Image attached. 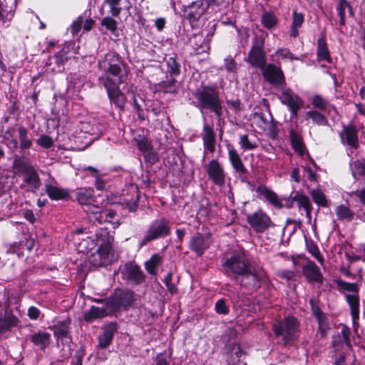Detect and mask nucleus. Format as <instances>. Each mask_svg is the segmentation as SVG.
Returning <instances> with one entry per match:
<instances>
[{
	"label": "nucleus",
	"instance_id": "7",
	"mask_svg": "<svg viewBox=\"0 0 365 365\" xmlns=\"http://www.w3.org/2000/svg\"><path fill=\"white\" fill-rule=\"evenodd\" d=\"M245 273L240 275L239 279H236L242 287L249 290H256L261 286L262 281L265 278L266 274L263 269L255 268L251 265L248 267Z\"/></svg>",
	"mask_w": 365,
	"mask_h": 365
},
{
	"label": "nucleus",
	"instance_id": "58",
	"mask_svg": "<svg viewBox=\"0 0 365 365\" xmlns=\"http://www.w3.org/2000/svg\"><path fill=\"white\" fill-rule=\"evenodd\" d=\"M336 283L338 287L341 289L351 292V293L358 292L357 285L355 283L346 282L342 280H338Z\"/></svg>",
	"mask_w": 365,
	"mask_h": 365
},
{
	"label": "nucleus",
	"instance_id": "11",
	"mask_svg": "<svg viewBox=\"0 0 365 365\" xmlns=\"http://www.w3.org/2000/svg\"><path fill=\"white\" fill-rule=\"evenodd\" d=\"M280 92L279 99L281 102L289 107L291 111L296 114L302 106V101L285 84L277 89Z\"/></svg>",
	"mask_w": 365,
	"mask_h": 365
},
{
	"label": "nucleus",
	"instance_id": "1",
	"mask_svg": "<svg viewBox=\"0 0 365 365\" xmlns=\"http://www.w3.org/2000/svg\"><path fill=\"white\" fill-rule=\"evenodd\" d=\"M11 168L13 173L22 178L21 189L35 193L40 188L41 182L38 171L29 158L15 155Z\"/></svg>",
	"mask_w": 365,
	"mask_h": 365
},
{
	"label": "nucleus",
	"instance_id": "53",
	"mask_svg": "<svg viewBox=\"0 0 365 365\" xmlns=\"http://www.w3.org/2000/svg\"><path fill=\"white\" fill-rule=\"evenodd\" d=\"M224 68L225 71L235 76L237 71V64L234 58L229 56L224 59Z\"/></svg>",
	"mask_w": 365,
	"mask_h": 365
},
{
	"label": "nucleus",
	"instance_id": "60",
	"mask_svg": "<svg viewBox=\"0 0 365 365\" xmlns=\"http://www.w3.org/2000/svg\"><path fill=\"white\" fill-rule=\"evenodd\" d=\"M173 274L172 272H168L165 277L164 282L171 294H175L177 292V287L174 284L172 283Z\"/></svg>",
	"mask_w": 365,
	"mask_h": 365
},
{
	"label": "nucleus",
	"instance_id": "47",
	"mask_svg": "<svg viewBox=\"0 0 365 365\" xmlns=\"http://www.w3.org/2000/svg\"><path fill=\"white\" fill-rule=\"evenodd\" d=\"M13 128L8 129L3 135V140L6 145L10 149H16L18 147V140L15 138L12 131Z\"/></svg>",
	"mask_w": 365,
	"mask_h": 365
},
{
	"label": "nucleus",
	"instance_id": "32",
	"mask_svg": "<svg viewBox=\"0 0 365 365\" xmlns=\"http://www.w3.org/2000/svg\"><path fill=\"white\" fill-rule=\"evenodd\" d=\"M71 321L68 319H65L62 321H59L56 324L53 325V330L54 333V336L56 337L58 340L60 339L65 338L66 339H69L68 336V329Z\"/></svg>",
	"mask_w": 365,
	"mask_h": 365
},
{
	"label": "nucleus",
	"instance_id": "59",
	"mask_svg": "<svg viewBox=\"0 0 365 365\" xmlns=\"http://www.w3.org/2000/svg\"><path fill=\"white\" fill-rule=\"evenodd\" d=\"M312 196L314 200V201L320 205L325 206L326 205V198L324 195L318 190H313L312 191Z\"/></svg>",
	"mask_w": 365,
	"mask_h": 365
},
{
	"label": "nucleus",
	"instance_id": "27",
	"mask_svg": "<svg viewBox=\"0 0 365 365\" xmlns=\"http://www.w3.org/2000/svg\"><path fill=\"white\" fill-rule=\"evenodd\" d=\"M17 130L20 150L25 151L30 149L33 145V140L30 137L27 128L24 126H19Z\"/></svg>",
	"mask_w": 365,
	"mask_h": 365
},
{
	"label": "nucleus",
	"instance_id": "24",
	"mask_svg": "<svg viewBox=\"0 0 365 365\" xmlns=\"http://www.w3.org/2000/svg\"><path fill=\"white\" fill-rule=\"evenodd\" d=\"M208 7V3L206 0L196 1L189 6L188 16L190 19H197L202 15Z\"/></svg>",
	"mask_w": 365,
	"mask_h": 365
},
{
	"label": "nucleus",
	"instance_id": "16",
	"mask_svg": "<svg viewBox=\"0 0 365 365\" xmlns=\"http://www.w3.org/2000/svg\"><path fill=\"white\" fill-rule=\"evenodd\" d=\"M339 136L343 145H346L354 149H356L358 148V131L354 124L349 123L343 126V130L340 133Z\"/></svg>",
	"mask_w": 365,
	"mask_h": 365
},
{
	"label": "nucleus",
	"instance_id": "46",
	"mask_svg": "<svg viewBox=\"0 0 365 365\" xmlns=\"http://www.w3.org/2000/svg\"><path fill=\"white\" fill-rule=\"evenodd\" d=\"M352 175L355 179L361 176H365V164L359 160L350 163Z\"/></svg>",
	"mask_w": 365,
	"mask_h": 365
},
{
	"label": "nucleus",
	"instance_id": "31",
	"mask_svg": "<svg viewBox=\"0 0 365 365\" xmlns=\"http://www.w3.org/2000/svg\"><path fill=\"white\" fill-rule=\"evenodd\" d=\"M51 341V334L46 331H38L31 336V341L34 346L44 349Z\"/></svg>",
	"mask_w": 365,
	"mask_h": 365
},
{
	"label": "nucleus",
	"instance_id": "19",
	"mask_svg": "<svg viewBox=\"0 0 365 365\" xmlns=\"http://www.w3.org/2000/svg\"><path fill=\"white\" fill-rule=\"evenodd\" d=\"M123 277L133 284L141 283L144 279V275L140 267L133 264H126L122 272Z\"/></svg>",
	"mask_w": 365,
	"mask_h": 365
},
{
	"label": "nucleus",
	"instance_id": "38",
	"mask_svg": "<svg viewBox=\"0 0 365 365\" xmlns=\"http://www.w3.org/2000/svg\"><path fill=\"white\" fill-rule=\"evenodd\" d=\"M337 219L340 221L350 222L354 218V212L346 205H338L335 209Z\"/></svg>",
	"mask_w": 365,
	"mask_h": 365
},
{
	"label": "nucleus",
	"instance_id": "61",
	"mask_svg": "<svg viewBox=\"0 0 365 365\" xmlns=\"http://www.w3.org/2000/svg\"><path fill=\"white\" fill-rule=\"evenodd\" d=\"M215 311L220 314H226L228 312V308L224 299H220L215 303Z\"/></svg>",
	"mask_w": 365,
	"mask_h": 365
},
{
	"label": "nucleus",
	"instance_id": "45",
	"mask_svg": "<svg viewBox=\"0 0 365 365\" xmlns=\"http://www.w3.org/2000/svg\"><path fill=\"white\" fill-rule=\"evenodd\" d=\"M312 104L322 111L327 110L330 106L329 101L320 95H315L312 98Z\"/></svg>",
	"mask_w": 365,
	"mask_h": 365
},
{
	"label": "nucleus",
	"instance_id": "13",
	"mask_svg": "<svg viewBox=\"0 0 365 365\" xmlns=\"http://www.w3.org/2000/svg\"><path fill=\"white\" fill-rule=\"evenodd\" d=\"M261 70L264 79L276 88L285 84L283 72L279 67L270 63L265 65Z\"/></svg>",
	"mask_w": 365,
	"mask_h": 365
},
{
	"label": "nucleus",
	"instance_id": "30",
	"mask_svg": "<svg viewBox=\"0 0 365 365\" xmlns=\"http://www.w3.org/2000/svg\"><path fill=\"white\" fill-rule=\"evenodd\" d=\"M45 188L46 194L53 200H64L69 195L67 190L52 185H46Z\"/></svg>",
	"mask_w": 365,
	"mask_h": 365
},
{
	"label": "nucleus",
	"instance_id": "50",
	"mask_svg": "<svg viewBox=\"0 0 365 365\" xmlns=\"http://www.w3.org/2000/svg\"><path fill=\"white\" fill-rule=\"evenodd\" d=\"M135 141L140 150L143 153H148L151 150L152 146L150 141L140 135L135 138Z\"/></svg>",
	"mask_w": 365,
	"mask_h": 365
},
{
	"label": "nucleus",
	"instance_id": "15",
	"mask_svg": "<svg viewBox=\"0 0 365 365\" xmlns=\"http://www.w3.org/2000/svg\"><path fill=\"white\" fill-rule=\"evenodd\" d=\"M207 173L208 178L217 186H222L225 182V173L222 165L217 160H212L207 165Z\"/></svg>",
	"mask_w": 365,
	"mask_h": 365
},
{
	"label": "nucleus",
	"instance_id": "39",
	"mask_svg": "<svg viewBox=\"0 0 365 365\" xmlns=\"http://www.w3.org/2000/svg\"><path fill=\"white\" fill-rule=\"evenodd\" d=\"M293 200L297 202L299 208H303L306 212V215L310 217L312 206L308 197L304 195L296 193L293 197Z\"/></svg>",
	"mask_w": 365,
	"mask_h": 365
},
{
	"label": "nucleus",
	"instance_id": "48",
	"mask_svg": "<svg viewBox=\"0 0 365 365\" xmlns=\"http://www.w3.org/2000/svg\"><path fill=\"white\" fill-rule=\"evenodd\" d=\"M262 24L268 29H272L277 23L276 16L270 12H264L262 15Z\"/></svg>",
	"mask_w": 365,
	"mask_h": 365
},
{
	"label": "nucleus",
	"instance_id": "57",
	"mask_svg": "<svg viewBox=\"0 0 365 365\" xmlns=\"http://www.w3.org/2000/svg\"><path fill=\"white\" fill-rule=\"evenodd\" d=\"M36 143L46 149L50 148L53 143V139L51 137L47 135H41L36 140Z\"/></svg>",
	"mask_w": 365,
	"mask_h": 365
},
{
	"label": "nucleus",
	"instance_id": "37",
	"mask_svg": "<svg viewBox=\"0 0 365 365\" xmlns=\"http://www.w3.org/2000/svg\"><path fill=\"white\" fill-rule=\"evenodd\" d=\"M305 119H311L314 124L319 126H324L328 125V120L321 113L317 110H309L305 113Z\"/></svg>",
	"mask_w": 365,
	"mask_h": 365
},
{
	"label": "nucleus",
	"instance_id": "42",
	"mask_svg": "<svg viewBox=\"0 0 365 365\" xmlns=\"http://www.w3.org/2000/svg\"><path fill=\"white\" fill-rule=\"evenodd\" d=\"M48 61L50 65L53 63V61L55 63V66L51 68L53 72H61L63 69L65 61L64 54L61 51L58 52L52 58H50Z\"/></svg>",
	"mask_w": 365,
	"mask_h": 365
},
{
	"label": "nucleus",
	"instance_id": "62",
	"mask_svg": "<svg viewBox=\"0 0 365 365\" xmlns=\"http://www.w3.org/2000/svg\"><path fill=\"white\" fill-rule=\"evenodd\" d=\"M276 54L281 56L283 58H289L290 60H298L297 57H294L292 53L287 48H280L276 51Z\"/></svg>",
	"mask_w": 365,
	"mask_h": 365
},
{
	"label": "nucleus",
	"instance_id": "21",
	"mask_svg": "<svg viewBox=\"0 0 365 365\" xmlns=\"http://www.w3.org/2000/svg\"><path fill=\"white\" fill-rule=\"evenodd\" d=\"M15 4L10 6L6 2L0 0V26L6 27L14 16Z\"/></svg>",
	"mask_w": 365,
	"mask_h": 365
},
{
	"label": "nucleus",
	"instance_id": "55",
	"mask_svg": "<svg viewBox=\"0 0 365 365\" xmlns=\"http://www.w3.org/2000/svg\"><path fill=\"white\" fill-rule=\"evenodd\" d=\"M239 144L242 149L246 150H253L257 145V143L254 141H251L247 135H242L240 136Z\"/></svg>",
	"mask_w": 365,
	"mask_h": 365
},
{
	"label": "nucleus",
	"instance_id": "56",
	"mask_svg": "<svg viewBox=\"0 0 365 365\" xmlns=\"http://www.w3.org/2000/svg\"><path fill=\"white\" fill-rule=\"evenodd\" d=\"M133 103L138 112V116L141 119H144V117L141 115V113L143 110V107L145 106L144 100L139 96H136L135 94L133 95Z\"/></svg>",
	"mask_w": 365,
	"mask_h": 365
},
{
	"label": "nucleus",
	"instance_id": "17",
	"mask_svg": "<svg viewBox=\"0 0 365 365\" xmlns=\"http://www.w3.org/2000/svg\"><path fill=\"white\" fill-rule=\"evenodd\" d=\"M202 140L204 155H205L207 153H213L216 148V134L213 128L208 124H204L203 125Z\"/></svg>",
	"mask_w": 365,
	"mask_h": 365
},
{
	"label": "nucleus",
	"instance_id": "35",
	"mask_svg": "<svg viewBox=\"0 0 365 365\" xmlns=\"http://www.w3.org/2000/svg\"><path fill=\"white\" fill-rule=\"evenodd\" d=\"M317 59L318 61H326L331 63V58L327 46L325 37L321 36L317 41Z\"/></svg>",
	"mask_w": 365,
	"mask_h": 365
},
{
	"label": "nucleus",
	"instance_id": "2",
	"mask_svg": "<svg viewBox=\"0 0 365 365\" xmlns=\"http://www.w3.org/2000/svg\"><path fill=\"white\" fill-rule=\"evenodd\" d=\"M108 227L105 230H100L95 234V240L93 237H88L86 239H82L80 242V251L88 252L96 247H98L97 250V255L100 257V262L96 264L100 266L106 265L109 261V254L111 251L113 237L110 236L107 231Z\"/></svg>",
	"mask_w": 365,
	"mask_h": 365
},
{
	"label": "nucleus",
	"instance_id": "34",
	"mask_svg": "<svg viewBox=\"0 0 365 365\" xmlns=\"http://www.w3.org/2000/svg\"><path fill=\"white\" fill-rule=\"evenodd\" d=\"M257 192L264 197V198L272 203L275 207H282V202L279 200L275 192L270 190L265 186H259L257 188Z\"/></svg>",
	"mask_w": 365,
	"mask_h": 365
},
{
	"label": "nucleus",
	"instance_id": "51",
	"mask_svg": "<svg viewBox=\"0 0 365 365\" xmlns=\"http://www.w3.org/2000/svg\"><path fill=\"white\" fill-rule=\"evenodd\" d=\"M161 262V257L158 255H154L145 263L147 271L150 274H155L157 267Z\"/></svg>",
	"mask_w": 365,
	"mask_h": 365
},
{
	"label": "nucleus",
	"instance_id": "14",
	"mask_svg": "<svg viewBox=\"0 0 365 365\" xmlns=\"http://www.w3.org/2000/svg\"><path fill=\"white\" fill-rule=\"evenodd\" d=\"M247 220L251 227L259 233L264 232L271 225L269 217L261 210L247 215Z\"/></svg>",
	"mask_w": 365,
	"mask_h": 365
},
{
	"label": "nucleus",
	"instance_id": "63",
	"mask_svg": "<svg viewBox=\"0 0 365 365\" xmlns=\"http://www.w3.org/2000/svg\"><path fill=\"white\" fill-rule=\"evenodd\" d=\"M304 22V16L300 13L293 12L292 26L294 27H301Z\"/></svg>",
	"mask_w": 365,
	"mask_h": 365
},
{
	"label": "nucleus",
	"instance_id": "44",
	"mask_svg": "<svg viewBox=\"0 0 365 365\" xmlns=\"http://www.w3.org/2000/svg\"><path fill=\"white\" fill-rule=\"evenodd\" d=\"M86 211L88 214L90 220L99 224L101 218L103 217L104 210H103L100 207L96 205H88V209H86Z\"/></svg>",
	"mask_w": 365,
	"mask_h": 365
},
{
	"label": "nucleus",
	"instance_id": "22",
	"mask_svg": "<svg viewBox=\"0 0 365 365\" xmlns=\"http://www.w3.org/2000/svg\"><path fill=\"white\" fill-rule=\"evenodd\" d=\"M19 322V319L12 314V312L6 309L4 315L0 313V334L16 327Z\"/></svg>",
	"mask_w": 365,
	"mask_h": 365
},
{
	"label": "nucleus",
	"instance_id": "33",
	"mask_svg": "<svg viewBox=\"0 0 365 365\" xmlns=\"http://www.w3.org/2000/svg\"><path fill=\"white\" fill-rule=\"evenodd\" d=\"M346 10H348L349 15L353 17L354 15L353 8L347 0H339L336 6L338 16L340 18L339 24L345 25Z\"/></svg>",
	"mask_w": 365,
	"mask_h": 365
},
{
	"label": "nucleus",
	"instance_id": "49",
	"mask_svg": "<svg viewBox=\"0 0 365 365\" xmlns=\"http://www.w3.org/2000/svg\"><path fill=\"white\" fill-rule=\"evenodd\" d=\"M101 25L106 27L113 34L117 36V21L115 19L110 16L104 17L101 21Z\"/></svg>",
	"mask_w": 365,
	"mask_h": 365
},
{
	"label": "nucleus",
	"instance_id": "18",
	"mask_svg": "<svg viewBox=\"0 0 365 365\" xmlns=\"http://www.w3.org/2000/svg\"><path fill=\"white\" fill-rule=\"evenodd\" d=\"M210 245V238L208 235L196 233L190 241V248L197 255L201 256Z\"/></svg>",
	"mask_w": 365,
	"mask_h": 365
},
{
	"label": "nucleus",
	"instance_id": "9",
	"mask_svg": "<svg viewBox=\"0 0 365 365\" xmlns=\"http://www.w3.org/2000/svg\"><path fill=\"white\" fill-rule=\"evenodd\" d=\"M168 222L162 218L155 220L148 228L144 237L139 242L140 247L146 245L149 242L170 234Z\"/></svg>",
	"mask_w": 365,
	"mask_h": 365
},
{
	"label": "nucleus",
	"instance_id": "54",
	"mask_svg": "<svg viewBox=\"0 0 365 365\" xmlns=\"http://www.w3.org/2000/svg\"><path fill=\"white\" fill-rule=\"evenodd\" d=\"M120 1L121 0H105V3L108 5L110 8V13L113 16H118L120 14Z\"/></svg>",
	"mask_w": 365,
	"mask_h": 365
},
{
	"label": "nucleus",
	"instance_id": "25",
	"mask_svg": "<svg viewBox=\"0 0 365 365\" xmlns=\"http://www.w3.org/2000/svg\"><path fill=\"white\" fill-rule=\"evenodd\" d=\"M24 246L29 251H31L34 246V240H26V241L22 240L19 242H14L9 246L7 249L6 252L11 254H16L18 257H21L24 255Z\"/></svg>",
	"mask_w": 365,
	"mask_h": 365
},
{
	"label": "nucleus",
	"instance_id": "8",
	"mask_svg": "<svg viewBox=\"0 0 365 365\" xmlns=\"http://www.w3.org/2000/svg\"><path fill=\"white\" fill-rule=\"evenodd\" d=\"M121 67L122 63L119 55L113 52L106 53L103 58L98 61V68L106 72L104 76L112 75L111 78H125Z\"/></svg>",
	"mask_w": 365,
	"mask_h": 365
},
{
	"label": "nucleus",
	"instance_id": "5",
	"mask_svg": "<svg viewBox=\"0 0 365 365\" xmlns=\"http://www.w3.org/2000/svg\"><path fill=\"white\" fill-rule=\"evenodd\" d=\"M250 264L245 255L237 252L230 257H225L222 260V266L225 274L235 279H239L242 273H245Z\"/></svg>",
	"mask_w": 365,
	"mask_h": 365
},
{
	"label": "nucleus",
	"instance_id": "36",
	"mask_svg": "<svg viewBox=\"0 0 365 365\" xmlns=\"http://www.w3.org/2000/svg\"><path fill=\"white\" fill-rule=\"evenodd\" d=\"M94 191L91 188H85L80 190L77 193V200L81 205H85L86 209H88V205H93L91 202L93 199Z\"/></svg>",
	"mask_w": 365,
	"mask_h": 365
},
{
	"label": "nucleus",
	"instance_id": "26",
	"mask_svg": "<svg viewBox=\"0 0 365 365\" xmlns=\"http://www.w3.org/2000/svg\"><path fill=\"white\" fill-rule=\"evenodd\" d=\"M345 297L350 307L351 315L354 322L359 317V297L358 292L346 294Z\"/></svg>",
	"mask_w": 365,
	"mask_h": 365
},
{
	"label": "nucleus",
	"instance_id": "10",
	"mask_svg": "<svg viewBox=\"0 0 365 365\" xmlns=\"http://www.w3.org/2000/svg\"><path fill=\"white\" fill-rule=\"evenodd\" d=\"M264 39L255 37L253 46L249 52L247 62L252 66L262 68L266 65V59L263 51Z\"/></svg>",
	"mask_w": 365,
	"mask_h": 365
},
{
	"label": "nucleus",
	"instance_id": "40",
	"mask_svg": "<svg viewBox=\"0 0 365 365\" xmlns=\"http://www.w3.org/2000/svg\"><path fill=\"white\" fill-rule=\"evenodd\" d=\"M107 223L110 224L113 229L117 228L120 222L118 219H115V212L110 210H105L103 213V217L99 224Z\"/></svg>",
	"mask_w": 365,
	"mask_h": 365
},
{
	"label": "nucleus",
	"instance_id": "12",
	"mask_svg": "<svg viewBox=\"0 0 365 365\" xmlns=\"http://www.w3.org/2000/svg\"><path fill=\"white\" fill-rule=\"evenodd\" d=\"M116 311H118L116 302L110 301L108 299L105 305L102 307H91V309L85 313L84 317L86 322H93Z\"/></svg>",
	"mask_w": 365,
	"mask_h": 365
},
{
	"label": "nucleus",
	"instance_id": "64",
	"mask_svg": "<svg viewBox=\"0 0 365 365\" xmlns=\"http://www.w3.org/2000/svg\"><path fill=\"white\" fill-rule=\"evenodd\" d=\"M309 252L317 259V260L321 264L324 262V258L321 256L320 252L317 247L314 245L309 247Z\"/></svg>",
	"mask_w": 365,
	"mask_h": 365
},
{
	"label": "nucleus",
	"instance_id": "20",
	"mask_svg": "<svg viewBox=\"0 0 365 365\" xmlns=\"http://www.w3.org/2000/svg\"><path fill=\"white\" fill-rule=\"evenodd\" d=\"M302 272L305 278L309 282H323V276L320 269L312 261H308L302 267Z\"/></svg>",
	"mask_w": 365,
	"mask_h": 365
},
{
	"label": "nucleus",
	"instance_id": "52",
	"mask_svg": "<svg viewBox=\"0 0 365 365\" xmlns=\"http://www.w3.org/2000/svg\"><path fill=\"white\" fill-rule=\"evenodd\" d=\"M167 66L170 75L178 76L180 73V66L175 57H170L168 59Z\"/></svg>",
	"mask_w": 365,
	"mask_h": 365
},
{
	"label": "nucleus",
	"instance_id": "29",
	"mask_svg": "<svg viewBox=\"0 0 365 365\" xmlns=\"http://www.w3.org/2000/svg\"><path fill=\"white\" fill-rule=\"evenodd\" d=\"M109 300L116 302L118 310H119L121 307H125L132 302L133 292L129 290L120 291L113 298H110Z\"/></svg>",
	"mask_w": 365,
	"mask_h": 365
},
{
	"label": "nucleus",
	"instance_id": "3",
	"mask_svg": "<svg viewBox=\"0 0 365 365\" xmlns=\"http://www.w3.org/2000/svg\"><path fill=\"white\" fill-rule=\"evenodd\" d=\"M273 331L276 337L282 340L286 346L294 341L299 334V323L293 316L285 317L272 324Z\"/></svg>",
	"mask_w": 365,
	"mask_h": 365
},
{
	"label": "nucleus",
	"instance_id": "6",
	"mask_svg": "<svg viewBox=\"0 0 365 365\" xmlns=\"http://www.w3.org/2000/svg\"><path fill=\"white\" fill-rule=\"evenodd\" d=\"M98 81L106 89L110 103L120 110H123L126 103V98L120 90L119 85L124 81V78H110V76H102L99 77Z\"/></svg>",
	"mask_w": 365,
	"mask_h": 365
},
{
	"label": "nucleus",
	"instance_id": "28",
	"mask_svg": "<svg viewBox=\"0 0 365 365\" xmlns=\"http://www.w3.org/2000/svg\"><path fill=\"white\" fill-rule=\"evenodd\" d=\"M229 160L235 169L239 174H245L247 169L244 166L238 153L231 147H228Z\"/></svg>",
	"mask_w": 365,
	"mask_h": 365
},
{
	"label": "nucleus",
	"instance_id": "43",
	"mask_svg": "<svg viewBox=\"0 0 365 365\" xmlns=\"http://www.w3.org/2000/svg\"><path fill=\"white\" fill-rule=\"evenodd\" d=\"M290 140L293 148L300 155H303L305 151V148L301 138L294 131L290 132Z\"/></svg>",
	"mask_w": 365,
	"mask_h": 365
},
{
	"label": "nucleus",
	"instance_id": "23",
	"mask_svg": "<svg viewBox=\"0 0 365 365\" xmlns=\"http://www.w3.org/2000/svg\"><path fill=\"white\" fill-rule=\"evenodd\" d=\"M115 331V324L110 323L103 327V332L98 337V344L101 348L105 349L110 345Z\"/></svg>",
	"mask_w": 365,
	"mask_h": 365
},
{
	"label": "nucleus",
	"instance_id": "41",
	"mask_svg": "<svg viewBox=\"0 0 365 365\" xmlns=\"http://www.w3.org/2000/svg\"><path fill=\"white\" fill-rule=\"evenodd\" d=\"M314 314L318 322L319 330L321 332L322 336L325 335L327 330L329 329L328 322L325 315L318 309H314Z\"/></svg>",
	"mask_w": 365,
	"mask_h": 365
},
{
	"label": "nucleus",
	"instance_id": "4",
	"mask_svg": "<svg viewBox=\"0 0 365 365\" xmlns=\"http://www.w3.org/2000/svg\"><path fill=\"white\" fill-rule=\"evenodd\" d=\"M194 96L197 100V107L208 108L218 117L222 115L219 93L215 88L202 86L195 92Z\"/></svg>",
	"mask_w": 365,
	"mask_h": 365
}]
</instances>
